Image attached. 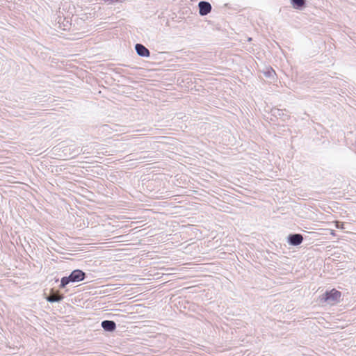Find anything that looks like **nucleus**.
<instances>
[{"label": "nucleus", "mask_w": 356, "mask_h": 356, "mask_svg": "<svg viewBox=\"0 0 356 356\" xmlns=\"http://www.w3.org/2000/svg\"><path fill=\"white\" fill-rule=\"evenodd\" d=\"M86 273L76 269L73 270L68 277H63L60 280V287L65 288L70 282H77L82 281L85 279Z\"/></svg>", "instance_id": "1"}, {"label": "nucleus", "mask_w": 356, "mask_h": 356, "mask_svg": "<svg viewBox=\"0 0 356 356\" xmlns=\"http://www.w3.org/2000/svg\"><path fill=\"white\" fill-rule=\"evenodd\" d=\"M341 292L333 289L330 291H327L322 296V300L327 302L329 304L333 305L338 302L341 298Z\"/></svg>", "instance_id": "2"}, {"label": "nucleus", "mask_w": 356, "mask_h": 356, "mask_svg": "<svg viewBox=\"0 0 356 356\" xmlns=\"http://www.w3.org/2000/svg\"><path fill=\"white\" fill-rule=\"evenodd\" d=\"M199 13L202 16L207 15L211 10V6L209 2L202 1L198 4Z\"/></svg>", "instance_id": "3"}, {"label": "nucleus", "mask_w": 356, "mask_h": 356, "mask_svg": "<svg viewBox=\"0 0 356 356\" xmlns=\"http://www.w3.org/2000/svg\"><path fill=\"white\" fill-rule=\"evenodd\" d=\"M303 241V237L300 234H293L288 236V242L292 245H298Z\"/></svg>", "instance_id": "4"}, {"label": "nucleus", "mask_w": 356, "mask_h": 356, "mask_svg": "<svg viewBox=\"0 0 356 356\" xmlns=\"http://www.w3.org/2000/svg\"><path fill=\"white\" fill-rule=\"evenodd\" d=\"M135 49L138 55H139L140 56L149 57L150 55L149 49L142 44H136L135 45Z\"/></svg>", "instance_id": "5"}, {"label": "nucleus", "mask_w": 356, "mask_h": 356, "mask_svg": "<svg viewBox=\"0 0 356 356\" xmlns=\"http://www.w3.org/2000/svg\"><path fill=\"white\" fill-rule=\"evenodd\" d=\"M102 327L108 332H113L116 328V324L113 321L105 320L102 322Z\"/></svg>", "instance_id": "6"}, {"label": "nucleus", "mask_w": 356, "mask_h": 356, "mask_svg": "<svg viewBox=\"0 0 356 356\" xmlns=\"http://www.w3.org/2000/svg\"><path fill=\"white\" fill-rule=\"evenodd\" d=\"M63 296L60 294L59 293H51L48 297H47V300L49 302H60L63 299Z\"/></svg>", "instance_id": "7"}, {"label": "nucleus", "mask_w": 356, "mask_h": 356, "mask_svg": "<svg viewBox=\"0 0 356 356\" xmlns=\"http://www.w3.org/2000/svg\"><path fill=\"white\" fill-rule=\"evenodd\" d=\"M291 3L296 9H302L305 6V0H291Z\"/></svg>", "instance_id": "8"}, {"label": "nucleus", "mask_w": 356, "mask_h": 356, "mask_svg": "<svg viewBox=\"0 0 356 356\" xmlns=\"http://www.w3.org/2000/svg\"><path fill=\"white\" fill-rule=\"evenodd\" d=\"M335 226L337 229H343L344 225L343 222L339 221H335Z\"/></svg>", "instance_id": "9"}, {"label": "nucleus", "mask_w": 356, "mask_h": 356, "mask_svg": "<svg viewBox=\"0 0 356 356\" xmlns=\"http://www.w3.org/2000/svg\"><path fill=\"white\" fill-rule=\"evenodd\" d=\"M125 0H110L109 3L110 4H113V3H122L124 2Z\"/></svg>", "instance_id": "10"}, {"label": "nucleus", "mask_w": 356, "mask_h": 356, "mask_svg": "<svg viewBox=\"0 0 356 356\" xmlns=\"http://www.w3.org/2000/svg\"><path fill=\"white\" fill-rule=\"evenodd\" d=\"M100 1H103L107 4H110V3H109L110 0H100Z\"/></svg>", "instance_id": "11"}]
</instances>
